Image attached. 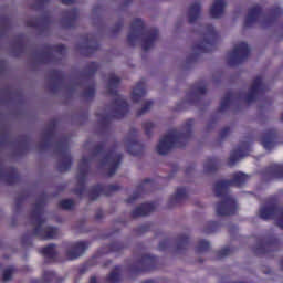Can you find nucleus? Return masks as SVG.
<instances>
[{"label": "nucleus", "instance_id": "obj_4", "mask_svg": "<svg viewBox=\"0 0 283 283\" xmlns=\"http://www.w3.org/2000/svg\"><path fill=\"white\" fill-rule=\"evenodd\" d=\"M238 206L233 198H226L223 202L217 206L218 216H231L235 213Z\"/></svg>", "mask_w": 283, "mask_h": 283}, {"label": "nucleus", "instance_id": "obj_16", "mask_svg": "<svg viewBox=\"0 0 283 283\" xmlns=\"http://www.w3.org/2000/svg\"><path fill=\"white\" fill-rule=\"evenodd\" d=\"M275 213V210L272 208H262L260 211V217L263 218V220H269L270 218H273Z\"/></svg>", "mask_w": 283, "mask_h": 283}, {"label": "nucleus", "instance_id": "obj_18", "mask_svg": "<svg viewBox=\"0 0 283 283\" xmlns=\"http://www.w3.org/2000/svg\"><path fill=\"white\" fill-rule=\"evenodd\" d=\"M258 14H260V9L255 8L250 10L248 18H247V25H249V23H253V21H255V19H258Z\"/></svg>", "mask_w": 283, "mask_h": 283}, {"label": "nucleus", "instance_id": "obj_23", "mask_svg": "<svg viewBox=\"0 0 283 283\" xmlns=\"http://www.w3.org/2000/svg\"><path fill=\"white\" fill-rule=\"evenodd\" d=\"M262 145H263L264 149H271L273 147V139L264 138V139H262Z\"/></svg>", "mask_w": 283, "mask_h": 283}, {"label": "nucleus", "instance_id": "obj_6", "mask_svg": "<svg viewBox=\"0 0 283 283\" xmlns=\"http://www.w3.org/2000/svg\"><path fill=\"white\" fill-rule=\"evenodd\" d=\"M104 260V256L99 253L95 254L93 258H91L88 261H86L85 264H83L80 270L78 273L81 275L85 274L91 268L98 265L102 261Z\"/></svg>", "mask_w": 283, "mask_h": 283}, {"label": "nucleus", "instance_id": "obj_27", "mask_svg": "<svg viewBox=\"0 0 283 283\" xmlns=\"http://www.w3.org/2000/svg\"><path fill=\"white\" fill-rule=\"evenodd\" d=\"M153 44H154V38H149L143 44L144 45V50H149V48H151Z\"/></svg>", "mask_w": 283, "mask_h": 283}, {"label": "nucleus", "instance_id": "obj_3", "mask_svg": "<svg viewBox=\"0 0 283 283\" xmlns=\"http://www.w3.org/2000/svg\"><path fill=\"white\" fill-rule=\"evenodd\" d=\"M85 251L86 249L66 250L65 258H61L59 252L54 249H40L39 254L44 258L45 264H53V263H65L67 261L80 259L85 254Z\"/></svg>", "mask_w": 283, "mask_h": 283}, {"label": "nucleus", "instance_id": "obj_44", "mask_svg": "<svg viewBox=\"0 0 283 283\" xmlns=\"http://www.w3.org/2000/svg\"><path fill=\"white\" fill-rule=\"evenodd\" d=\"M240 283H244V282H240Z\"/></svg>", "mask_w": 283, "mask_h": 283}, {"label": "nucleus", "instance_id": "obj_43", "mask_svg": "<svg viewBox=\"0 0 283 283\" xmlns=\"http://www.w3.org/2000/svg\"><path fill=\"white\" fill-rule=\"evenodd\" d=\"M208 50L207 49H202V52H207Z\"/></svg>", "mask_w": 283, "mask_h": 283}, {"label": "nucleus", "instance_id": "obj_17", "mask_svg": "<svg viewBox=\"0 0 283 283\" xmlns=\"http://www.w3.org/2000/svg\"><path fill=\"white\" fill-rule=\"evenodd\" d=\"M254 254H263V255H275L277 253V249H256L253 250Z\"/></svg>", "mask_w": 283, "mask_h": 283}, {"label": "nucleus", "instance_id": "obj_5", "mask_svg": "<svg viewBox=\"0 0 283 283\" xmlns=\"http://www.w3.org/2000/svg\"><path fill=\"white\" fill-rule=\"evenodd\" d=\"M35 233L44 240H51L57 233L56 228L48 227L43 221H38L35 226Z\"/></svg>", "mask_w": 283, "mask_h": 283}, {"label": "nucleus", "instance_id": "obj_33", "mask_svg": "<svg viewBox=\"0 0 283 283\" xmlns=\"http://www.w3.org/2000/svg\"><path fill=\"white\" fill-rule=\"evenodd\" d=\"M31 283H42V280L34 279V280H31Z\"/></svg>", "mask_w": 283, "mask_h": 283}, {"label": "nucleus", "instance_id": "obj_25", "mask_svg": "<svg viewBox=\"0 0 283 283\" xmlns=\"http://www.w3.org/2000/svg\"><path fill=\"white\" fill-rule=\"evenodd\" d=\"M260 85H262V78L258 77L252 85V92H258L260 90Z\"/></svg>", "mask_w": 283, "mask_h": 283}, {"label": "nucleus", "instance_id": "obj_35", "mask_svg": "<svg viewBox=\"0 0 283 283\" xmlns=\"http://www.w3.org/2000/svg\"><path fill=\"white\" fill-rule=\"evenodd\" d=\"M233 160H235V157L233 155H231V157H230V165H233Z\"/></svg>", "mask_w": 283, "mask_h": 283}, {"label": "nucleus", "instance_id": "obj_40", "mask_svg": "<svg viewBox=\"0 0 283 283\" xmlns=\"http://www.w3.org/2000/svg\"><path fill=\"white\" fill-rule=\"evenodd\" d=\"M280 266H281V269L283 270V258H282V260L280 261Z\"/></svg>", "mask_w": 283, "mask_h": 283}, {"label": "nucleus", "instance_id": "obj_32", "mask_svg": "<svg viewBox=\"0 0 283 283\" xmlns=\"http://www.w3.org/2000/svg\"><path fill=\"white\" fill-rule=\"evenodd\" d=\"M149 107H151V102L146 103V107L143 108V112H145L146 109H149Z\"/></svg>", "mask_w": 283, "mask_h": 283}, {"label": "nucleus", "instance_id": "obj_30", "mask_svg": "<svg viewBox=\"0 0 283 283\" xmlns=\"http://www.w3.org/2000/svg\"><path fill=\"white\" fill-rule=\"evenodd\" d=\"M209 251L210 250H208V249H198V250H196V253L198 255H206Z\"/></svg>", "mask_w": 283, "mask_h": 283}, {"label": "nucleus", "instance_id": "obj_20", "mask_svg": "<svg viewBox=\"0 0 283 283\" xmlns=\"http://www.w3.org/2000/svg\"><path fill=\"white\" fill-rule=\"evenodd\" d=\"M229 185H231L229 181H221V182L217 184L216 192L218 193V196L224 193V191H227V187H229Z\"/></svg>", "mask_w": 283, "mask_h": 283}, {"label": "nucleus", "instance_id": "obj_31", "mask_svg": "<svg viewBox=\"0 0 283 283\" xmlns=\"http://www.w3.org/2000/svg\"><path fill=\"white\" fill-rule=\"evenodd\" d=\"M90 283H98V280L95 275L90 277Z\"/></svg>", "mask_w": 283, "mask_h": 283}, {"label": "nucleus", "instance_id": "obj_34", "mask_svg": "<svg viewBox=\"0 0 283 283\" xmlns=\"http://www.w3.org/2000/svg\"><path fill=\"white\" fill-rule=\"evenodd\" d=\"M116 251H120V250H113V249H111V250H107L106 254H111V253L116 252Z\"/></svg>", "mask_w": 283, "mask_h": 283}, {"label": "nucleus", "instance_id": "obj_37", "mask_svg": "<svg viewBox=\"0 0 283 283\" xmlns=\"http://www.w3.org/2000/svg\"><path fill=\"white\" fill-rule=\"evenodd\" d=\"M109 264H112V261H106V262L104 263V268H107Z\"/></svg>", "mask_w": 283, "mask_h": 283}, {"label": "nucleus", "instance_id": "obj_7", "mask_svg": "<svg viewBox=\"0 0 283 283\" xmlns=\"http://www.w3.org/2000/svg\"><path fill=\"white\" fill-rule=\"evenodd\" d=\"M227 3L222 0H217L213 2L212 7L210 8V15L212 19H220L224 14V8Z\"/></svg>", "mask_w": 283, "mask_h": 283}, {"label": "nucleus", "instance_id": "obj_11", "mask_svg": "<svg viewBox=\"0 0 283 283\" xmlns=\"http://www.w3.org/2000/svg\"><path fill=\"white\" fill-rule=\"evenodd\" d=\"M145 96V85L144 84H137L136 87L133 90L132 98L135 103H138L140 98Z\"/></svg>", "mask_w": 283, "mask_h": 283}, {"label": "nucleus", "instance_id": "obj_10", "mask_svg": "<svg viewBox=\"0 0 283 283\" xmlns=\"http://www.w3.org/2000/svg\"><path fill=\"white\" fill-rule=\"evenodd\" d=\"M120 265L115 266L114 271L106 276V283H120Z\"/></svg>", "mask_w": 283, "mask_h": 283}, {"label": "nucleus", "instance_id": "obj_41", "mask_svg": "<svg viewBox=\"0 0 283 283\" xmlns=\"http://www.w3.org/2000/svg\"><path fill=\"white\" fill-rule=\"evenodd\" d=\"M3 259L8 260V259H10V255H3Z\"/></svg>", "mask_w": 283, "mask_h": 283}, {"label": "nucleus", "instance_id": "obj_19", "mask_svg": "<svg viewBox=\"0 0 283 283\" xmlns=\"http://www.w3.org/2000/svg\"><path fill=\"white\" fill-rule=\"evenodd\" d=\"M107 165L111 167L112 171L109 175L112 176L116 169H118V158L108 157L107 158Z\"/></svg>", "mask_w": 283, "mask_h": 283}, {"label": "nucleus", "instance_id": "obj_26", "mask_svg": "<svg viewBox=\"0 0 283 283\" xmlns=\"http://www.w3.org/2000/svg\"><path fill=\"white\" fill-rule=\"evenodd\" d=\"M119 82H120V80L117 76L111 77V80H109V87H116Z\"/></svg>", "mask_w": 283, "mask_h": 283}, {"label": "nucleus", "instance_id": "obj_9", "mask_svg": "<svg viewBox=\"0 0 283 283\" xmlns=\"http://www.w3.org/2000/svg\"><path fill=\"white\" fill-rule=\"evenodd\" d=\"M154 211V205L151 203H145L143 206L137 207L133 211L134 218H138V216H148V213H151Z\"/></svg>", "mask_w": 283, "mask_h": 283}, {"label": "nucleus", "instance_id": "obj_42", "mask_svg": "<svg viewBox=\"0 0 283 283\" xmlns=\"http://www.w3.org/2000/svg\"><path fill=\"white\" fill-rule=\"evenodd\" d=\"M199 263L202 264V263H203V260H202V259H199Z\"/></svg>", "mask_w": 283, "mask_h": 283}, {"label": "nucleus", "instance_id": "obj_28", "mask_svg": "<svg viewBox=\"0 0 283 283\" xmlns=\"http://www.w3.org/2000/svg\"><path fill=\"white\" fill-rule=\"evenodd\" d=\"M87 247H90V243L85 241H80L76 243L75 249H87Z\"/></svg>", "mask_w": 283, "mask_h": 283}, {"label": "nucleus", "instance_id": "obj_14", "mask_svg": "<svg viewBox=\"0 0 283 283\" xmlns=\"http://www.w3.org/2000/svg\"><path fill=\"white\" fill-rule=\"evenodd\" d=\"M15 273V268L10 266V268H6L2 272V282L7 283L10 280H12V275Z\"/></svg>", "mask_w": 283, "mask_h": 283}, {"label": "nucleus", "instance_id": "obj_38", "mask_svg": "<svg viewBox=\"0 0 283 283\" xmlns=\"http://www.w3.org/2000/svg\"><path fill=\"white\" fill-rule=\"evenodd\" d=\"M142 283H155L154 280H147V281H143Z\"/></svg>", "mask_w": 283, "mask_h": 283}, {"label": "nucleus", "instance_id": "obj_22", "mask_svg": "<svg viewBox=\"0 0 283 283\" xmlns=\"http://www.w3.org/2000/svg\"><path fill=\"white\" fill-rule=\"evenodd\" d=\"M61 207H62V209H72V207H74V201H72L70 199H65V200L61 201Z\"/></svg>", "mask_w": 283, "mask_h": 283}, {"label": "nucleus", "instance_id": "obj_2", "mask_svg": "<svg viewBox=\"0 0 283 283\" xmlns=\"http://www.w3.org/2000/svg\"><path fill=\"white\" fill-rule=\"evenodd\" d=\"M143 251L144 250H137V252H135L137 258H135L134 263L129 268V272L133 275L155 271L159 265V258L145 253Z\"/></svg>", "mask_w": 283, "mask_h": 283}, {"label": "nucleus", "instance_id": "obj_8", "mask_svg": "<svg viewBox=\"0 0 283 283\" xmlns=\"http://www.w3.org/2000/svg\"><path fill=\"white\" fill-rule=\"evenodd\" d=\"M232 59L241 60L249 56V45L244 42L238 44L232 53Z\"/></svg>", "mask_w": 283, "mask_h": 283}, {"label": "nucleus", "instance_id": "obj_29", "mask_svg": "<svg viewBox=\"0 0 283 283\" xmlns=\"http://www.w3.org/2000/svg\"><path fill=\"white\" fill-rule=\"evenodd\" d=\"M199 247L200 249H209V247H211V243L207 240H201L199 241Z\"/></svg>", "mask_w": 283, "mask_h": 283}, {"label": "nucleus", "instance_id": "obj_15", "mask_svg": "<svg viewBox=\"0 0 283 283\" xmlns=\"http://www.w3.org/2000/svg\"><path fill=\"white\" fill-rule=\"evenodd\" d=\"M249 180V177L242 172H237L233 176V185H237L238 187H240V185H244V181Z\"/></svg>", "mask_w": 283, "mask_h": 283}, {"label": "nucleus", "instance_id": "obj_36", "mask_svg": "<svg viewBox=\"0 0 283 283\" xmlns=\"http://www.w3.org/2000/svg\"><path fill=\"white\" fill-rule=\"evenodd\" d=\"M63 3H74V0H62Z\"/></svg>", "mask_w": 283, "mask_h": 283}, {"label": "nucleus", "instance_id": "obj_39", "mask_svg": "<svg viewBox=\"0 0 283 283\" xmlns=\"http://www.w3.org/2000/svg\"><path fill=\"white\" fill-rule=\"evenodd\" d=\"M182 251H186V250H181V249L175 250L176 253H181Z\"/></svg>", "mask_w": 283, "mask_h": 283}, {"label": "nucleus", "instance_id": "obj_13", "mask_svg": "<svg viewBox=\"0 0 283 283\" xmlns=\"http://www.w3.org/2000/svg\"><path fill=\"white\" fill-rule=\"evenodd\" d=\"M43 281H44L45 283H50V282H53V281H60V282H62L63 279H59L57 275H56V273L53 272V271H44V273H43Z\"/></svg>", "mask_w": 283, "mask_h": 283}, {"label": "nucleus", "instance_id": "obj_24", "mask_svg": "<svg viewBox=\"0 0 283 283\" xmlns=\"http://www.w3.org/2000/svg\"><path fill=\"white\" fill-rule=\"evenodd\" d=\"M132 28H133V32H136V30H140V28H143V20L140 19L135 20Z\"/></svg>", "mask_w": 283, "mask_h": 283}, {"label": "nucleus", "instance_id": "obj_12", "mask_svg": "<svg viewBox=\"0 0 283 283\" xmlns=\"http://www.w3.org/2000/svg\"><path fill=\"white\" fill-rule=\"evenodd\" d=\"M200 17V2H197L190 7L189 10V21L193 23L196 19Z\"/></svg>", "mask_w": 283, "mask_h": 283}, {"label": "nucleus", "instance_id": "obj_1", "mask_svg": "<svg viewBox=\"0 0 283 283\" xmlns=\"http://www.w3.org/2000/svg\"><path fill=\"white\" fill-rule=\"evenodd\" d=\"M191 127H193V119L186 122L184 130L186 133H179L178 130H172L164 136L157 146L158 154L165 156L169 154L172 147H182V143L187 140V136L191 133Z\"/></svg>", "mask_w": 283, "mask_h": 283}, {"label": "nucleus", "instance_id": "obj_21", "mask_svg": "<svg viewBox=\"0 0 283 283\" xmlns=\"http://www.w3.org/2000/svg\"><path fill=\"white\" fill-rule=\"evenodd\" d=\"M233 251L232 249H223L218 252V259L228 258Z\"/></svg>", "mask_w": 283, "mask_h": 283}]
</instances>
